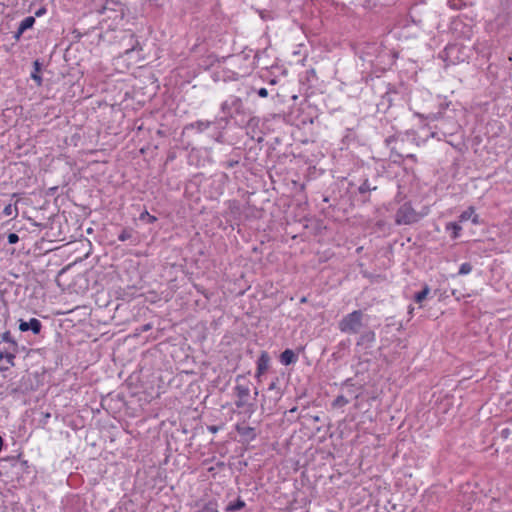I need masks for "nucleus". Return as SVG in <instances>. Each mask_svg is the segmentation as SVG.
Masks as SVG:
<instances>
[{
    "instance_id": "nucleus-40",
    "label": "nucleus",
    "mask_w": 512,
    "mask_h": 512,
    "mask_svg": "<svg viewBox=\"0 0 512 512\" xmlns=\"http://www.w3.org/2000/svg\"><path fill=\"white\" fill-rule=\"evenodd\" d=\"M449 3L451 5V7H453L454 9H458L459 7L455 4H453L452 0H449Z\"/></svg>"
},
{
    "instance_id": "nucleus-37",
    "label": "nucleus",
    "mask_w": 512,
    "mask_h": 512,
    "mask_svg": "<svg viewBox=\"0 0 512 512\" xmlns=\"http://www.w3.org/2000/svg\"><path fill=\"white\" fill-rule=\"evenodd\" d=\"M289 359H290V364L295 362L296 359H297V356L294 354V352L292 350H290V356H289Z\"/></svg>"
},
{
    "instance_id": "nucleus-8",
    "label": "nucleus",
    "mask_w": 512,
    "mask_h": 512,
    "mask_svg": "<svg viewBox=\"0 0 512 512\" xmlns=\"http://www.w3.org/2000/svg\"><path fill=\"white\" fill-rule=\"evenodd\" d=\"M236 431L238 434L247 441H252L256 438V432L253 427H250L244 423L236 425Z\"/></svg>"
},
{
    "instance_id": "nucleus-1",
    "label": "nucleus",
    "mask_w": 512,
    "mask_h": 512,
    "mask_svg": "<svg viewBox=\"0 0 512 512\" xmlns=\"http://www.w3.org/2000/svg\"><path fill=\"white\" fill-rule=\"evenodd\" d=\"M428 214V209L417 212L410 202L403 203L395 214V223L397 225H411L419 222Z\"/></svg>"
},
{
    "instance_id": "nucleus-41",
    "label": "nucleus",
    "mask_w": 512,
    "mask_h": 512,
    "mask_svg": "<svg viewBox=\"0 0 512 512\" xmlns=\"http://www.w3.org/2000/svg\"><path fill=\"white\" fill-rule=\"evenodd\" d=\"M296 411H297V407H292V408H290V409H289V412H290V413H294V412H296Z\"/></svg>"
},
{
    "instance_id": "nucleus-3",
    "label": "nucleus",
    "mask_w": 512,
    "mask_h": 512,
    "mask_svg": "<svg viewBox=\"0 0 512 512\" xmlns=\"http://www.w3.org/2000/svg\"><path fill=\"white\" fill-rule=\"evenodd\" d=\"M221 112L224 114V119L228 121L234 115H243L244 106L240 97L231 95L221 104Z\"/></svg>"
},
{
    "instance_id": "nucleus-39",
    "label": "nucleus",
    "mask_w": 512,
    "mask_h": 512,
    "mask_svg": "<svg viewBox=\"0 0 512 512\" xmlns=\"http://www.w3.org/2000/svg\"><path fill=\"white\" fill-rule=\"evenodd\" d=\"M270 84L274 85V84H277L278 83V80L276 78H272L270 81H269Z\"/></svg>"
},
{
    "instance_id": "nucleus-36",
    "label": "nucleus",
    "mask_w": 512,
    "mask_h": 512,
    "mask_svg": "<svg viewBox=\"0 0 512 512\" xmlns=\"http://www.w3.org/2000/svg\"><path fill=\"white\" fill-rule=\"evenodd\" d=\"M46 12L45 8H40L35 12V16L40 17Z\"/></svg>"
},
{
    "instance_id": "nucleus-23",
    "label": "nucleus",
    "mask_w": 512,
    "mask_h": 512,
    "mask_svg": "<svg viewBox=\"0 0 512 512\" xmlns=\"http://www.w3.org/2000/svg\"><path fill=\"white\" fill-rule=\"evenodd\" d=\"M198 512H219L218 505L215 501H209Z\"/></svg>"
},
{
    "instance_id": "nucleus-17",
    "label": "nucleus",
    "mask_w": 512,
    "mask_h": 512,
    "mask_svg": "<svg viewBox=\"0 0 512 512\" xmlns=\"http://www.w3.org/2000/svg\"><path fill=\"white\" fill-rule=\"evenodd\" d=\"M34 24H35V17L28 16L20 22L18 29H20V31H22V32H25L26 30L32 28L34 26Z\"/></svg>"
},
{
    "instance_id": "nucleus-38",
    "label": "nucleus",
    "mask_w": 512,
    "mask_h": 512,
    "mask_svg": "<svg viewBox=\"0 0 512 512\" xmlns=\"http://www.w3.org/2000/svg\"><path fill=\"white\" fill-rule=\"evenodd\" d=\"M406 157H407L408 159H411V160H413V161H416V155H414V154H408Z\"/></svg>"
},
{
    "instance_id": "nucleus-13",
    "label": "nucleus",
    "mask_w": 512,
    "mask_h": 512,
    "mask_svg": "<svg viewBox=\"0 0 512 512\" xmlns=\"http://www.w3.org/2000/svg\"><path fill=\"white\" fill-rule=\"evenodd\" d=\"M459 219H460L461 222H464V221H467V220L471 219L474 224H478L479 223L478 215L475 214V211H474L473 207H469L468 209L463 211L461 213V215L459 216Z\"/></svg>"
},
{
    "instance_id": "nucleus-47",
    "label": "nucleus",
    "mask_w": 512,
    "mask_h": 512,
    "mask_svg": "<svg viewBox=\"0 0 512 512\" xmlns=\"http://www.w3.org/2000/svg\"><path fill=\"white\" fill-rule=\"evenodd\" d=\"M297 98H298V96H297V95H293V96H292V99H294V100H296Z\"/></svg>"
},
{
    "instance_id": "nucleus-21",
    "label": "nucleus",
    "mask_w": 512,
    "mask_h": 512,
    "mask_svg": "<svg viewBox=\"0 0 512 512\" xmlns=\"http://www.w3.org/2000/svg\"><path fill=\"white\" fill-rule=\"evenodd\" d=\"M133 238H134V232L130 228L123 229L121 231V233L118 235V240L121 242L132 240Z\"/></svg>"
},
{
    "instance_id": "nucleus-15",
    "label": "nucleus",
    "mask_w": 512,
    "mask_h": 512,
    "mask_svg": "<svg viewBox=\"0 0 512 512\" xmlns=\"http://www.w3.org/2000/svg\"><path fill=\"white\" fill-rule=\"evenodd\" d=\"M211 126L210 121H196L191 123L187 128L195 129L198 133H202Z\"/></svg>"
},
{
    "instance_id": "nucleus-18",
    "label": "nucleus",
    "mask_w": 512,
    "mask_h": 512,
    "mask_svg": "<svg viewBox=\"0 0 512 512\" xmlns=\"http://www.w3.org/2000/svg\"><path fill=\"white\" fill-rule=\"evenodd\" d=\"M34 71L31 73V78L38 84H42V77L40 76L41 64L38 60L33 63Z\"/></svg>"
},
{
    "instance_id": "nucleus-14",
    "label": "nucleus",
    "mask_w": 512,
    "mask_h": 512,
    "mask_svg": "<svg viewBox=\"0 0 512 512\" xmlns=\"http://www.w3.org/2000/svg\"><path fill=\"white\" fill-rule=\"evenodd\" d=\"M245 502L240 497H238L235 501L230 502L225 507V512H237L245 507Z\"/></svg>"
},
{
    "instance_id": "nucleus-20",
    "label": "nucleus",
    "mask_w": 512,
    "mask_h": 512,
    "mask_svg": "<svg viewBox=\"0 0 512 512\" xmlns=\"http://www.w3.org/2000/svg\"><path fill=\"white\" fill-rule=\"evenodd\" d=\"M1 341L11 344L13 346L14 352L17 350L18 344L16 340L11 336L10 331H5L4 333H2Z\"/></svg>"
},
{
    "instance_id": "nucleus-43",
    "label": "nucleus",
    "mask_w": 512,
    "mask_h": 512,
    "mask_svg": "<svg viewBox=\"0 0 512 512\" xmlns=\"http://www.w3.org/2000/svg\"><path fill=\"white\" fill-rule=\"evenodd\" d=\"M5 357V352H0V360L4 359Z\"/></svg>"
},
{
    "instance_id": "nucleus-4",
    "label": "nucleus",
    "mask_w": 512,
    "mask_h": 512,
    "mask_svg": "<svg viewBox=\"0 0 512 512\" xmlns=\"http://www.w3.org/2000/svg\"><path fill=\"white\" fill-rule=\"evenodd\" d=\"M288 387V377H285L284 374L281 377H276L268 386L267 392L270 400H273L275 403L278 402L285 390Z\"/></svg>"
},
{
    "instance_id": "nucleus-42",
    "label": "nucleus",
    "mask_w": 512,
    "mask_h": 512,
    "mask_svg": "<svg viewBox=\"0 0 512 512\" xmlns=\"http://www.w3.org/2000/svg\"><path fill=\"white\" fill-rule=\"evenodd\" d=\"M209 430H210V431H212V432H216V431H217V428H216V427H214V426H211V427H209Z\"/></svg>"
},
{
    "instance_id": "nucleus-32",
    "label": "nucleus",
    "mask_w": 512,
    "mask_h": 512,
    "mask_svg": "<svg viewBox=\"0 0 512 512\" xmlns=\"http://www.w3.org/2000/svg\"><path fill=\"white\" fill-rule=\"evenodd\" d=\"M7 239L9 244H16L19 241V236L16 233H9Z\"/></svg>"
},
{
    "instance_id": "nucleus-29",
    "label": "nucleus",
    "mask_w": 512,
    "mask_h": 512,
    "mask_svg": "<svg viewBox=\"0 0 512 512\" xmlns=\"http://www.w3.org/2000/svg\"><path fill=\"white\" fill-rule=\"evenodd\" d=\"M248 400L249 398H237V400L235 401V405L237 408H245L247 406H252L251 404L248 403Z\"/></svg>"
},
{
    "instance_id": "nucleus-35",
    "label": "nucleus",
    "mask_w": 512,
    "mask_h": 512,
    "mask_svg": "<svg viewBox=\"0 0 512 512\" xmlns=\"http://www.w3.org/2000/svg\"><path fill=\"white\" fill-rule=\"evenodd\" d=\"M23 33L24 32L20 31V29H17V31L13 35L14 40L19 41Z\"/></svg>"
},
{
    "instance_id": "nucleus-7",
    "label": "nucleus",
    "mask_w": 512,
    "mask_h": 512,
    "mask_svg": "<svg viewBox=\"0 0 512 512\" xmlns=\"http://www.w3.org/2000/svg\"><path fill=\"white\" fill-rule=\"evenodd\" d=\"M244 380H245L244 376H241V375L237 376V378H236L237 384H236L234 390H235V394H236L237 398L243 399V398H249V396H250L249 386L247 384L241 383V381H244Z\"/></svg>"
},
{
    "instance_id": "nucleus-2",
    "label": "nucleus",
    "mask_w": 512,
    "mask_h": 512,
    "mask_svg": "<svg viewBox=\"0 0 512 512\" xmlns=\"http://www.w3.org/2000/svg\"><path fill=\"white\" fill-rule=\"evenodd\" d=\"M364 313L361 310H354L345 315L338 324L341 332L346 334H357L363 328Z\"/></svg>"
},
{
    "instance_id": "nucleus-19",
    "label": "nucleus",
    "mask_w": 512,
    "mask_h": 512,
    "mask_svg": "<svg viewBox=\"0 0 512 512\" xmlns=\"http://www.w3.org/2000/svg\"><path fill=\"white\" fill-rule=\"evenodd\" d=\"M430 288L428 285H425L421 291L415 294L414 300L416 303L421 304L429 295Z\"/></svg>"
},
{
    "instance_id": "nucleus-28",
    "label": "nucleus",
    "mask_w": 512,
    "mask_h": 512,
    "mask_svg": "<svg viewBox=\"0 0 512 512\" xmlns=\"http://www.w3.org/2000/svg\"><path fill=\"white\" fill-rule=\"evenodd\" d=\"M418 117L420 118H425L426 120H429V121H437L439 120L441 117H442V113L441 112H438V113H430L428 115H423V114H417Z\"/></svg>"
},
{
    "instance_id": "nucleus-27",
    "label": "nucleus",
    "mask_w": 512,
    "mask_h": 512,
    "mask_svg": "<svg viewBox=\"0 0 512 512\" xmlns=\"http://www.w3.org/2000/svg\"><path fill=\"white\" fill-rule=\"evenodd\" d=\"M376 189V187H371L369 181L366 179L358 188L360 194H365L371 190Z\"/></svg>"
},
{
    "instance_id": "nucleus-48",
    "label": "nucleus",
    "mask_w": 512,
    "mask_h": 512,
    "mask_svg": "<svg viewBox=\"0 0 512 512\" xmlns=\"http://www.w3.org/2000/svg\"><path fill=\"white\" fill-rule=\"evenodd\" d=\"M436 136V133L435 132H432L431 133V137H435Z\"/></svg>"
},
{
    "instance_id": "nucleus-30",
    "label": "nucleus",
    "mask_w": 512,
    "mask_h": 512,
    "mask_svg": "<svg viewBox=\"0 0 512 512\" xmlns=\"http://www.w3.org/2000/svg\"><path fill=\"white\" fill-rule=\"evenodd\" d=\"M4 359L9 366H14L15 353L5 352Z\"/></svg>"
},
{
    "instance_id": "nucleus-6",
    "label": "nucleus",
    "mask_w": 512,
    "mask_h": 512,
    "mask_svg": "<svg viewBox=\"0 0 512 512\" xmlns=\"http://www.w3.org/2000/svg\"><path fill=\"white\" fill-rule=\"evenodd\" d=\"M19 330L21 332L31 331L34 335H38L42 330V323L37 318H30L28 321L20 319Z\"/></svg>"
},
{
    "instance_id": "nucleus-11",
    "label": "nucleus",
    "mask_w": 512,
    "mask_h": 512,
    "mask_svg": "<svg viewBox=\"0 0 512 512\" xmlns=\"http://www.w3.org/2000/svg\"><path fill=\"white\" fill-rule=\"evenodd\" d=\"M299 49L296 50V51H293L292 53V56L294 58L293 61L290 60V65L291 64H296V65H304V61L306 60V56H307V51L305 49V46L304 44H299Z\"/></svg>"
},
{
    "instance_id": "nucleus-33",
    "label": "nucleus",
    "mask_w": 512,
    "mask_h": 512,
    "mask_svg": "<svg viewBox=\"0 0 512 512\" xmlns=\"http://www.w3.org/2000/svg\"><path fill=\"white\" fill-rule=\"evenodd\" d=\"M253 91H255L257 93V95L261 98H265L268 96V90L266 88H259L257 90L255 89H252Z\"/></svg>"
},
{
    "instance_id": "nucleus-46",
    "label": "nucleus",
    "mask_w": 512,
    "mask_h": 512,
    "mask_svg": "<svg viewBox=\"0 0 512 512\" xmlns=\"http://www.w3.org/2000/svg\"><path fill=\"white\" fill-rule=\"evenodd\" d=\"M149 328H150V326H149V325H146V326L144 327V329H143V330H144V331H147Z\"/></svg>"
},
{
    "instance_id": "nucleus-26",
    "label": "nucleus",
    "mask_w": 512,
    "mask_h": 512,
    "mask_svg": "<svg viewBox=\"0 0 512 512\" xmlns=\"http://www.w3.org/2000/svg\"><path fill=\"white\" fill-rule=\"evenodd\" d=\"M139 219L141 221H147L148 223H154V222L157 221V218L155 216H153V215H150L147 210L143 211L140 214Z\"/></svg>"
},
{
    "instance_id": "nucleus-34",
    "label": "nucleus",
    "mask_w": 512,
    "mask_h": 512,
    "mask_svg": "<svg viewBox=\"0 0 512 512\" xmlns=\"http://www.w3.org/2000/svg\"><path fill=\"white\" fill-rule=\"evenodd\" d=\"M238 164V161L237 160H229V161H226L223 163V166L225 168H233L234 166H236Z\"/></svg>"
},
{
    "instance_id": "nucleus-9",
    "label": "nucleus",
    "mask_w": 512,
    "mask_h": 512,
    "mask_svg": "<svg viewBox=\"0 0 512 512\" xmlns=\"http://www.w3.org/2000/svg\"><path fill=\"white\" fill-rule=\"evenodd\" d=\"M19 194L18 193H13L11 195L12 198H15L16 201L14 204H8L4 207L3 209V215L4 216H12V218H16L19 214V210H18V207H17V203L19 202Z\"/></svg>"
},
{
    "instance_id": "nucleus-22",
    "label": "nucleus",
    "mask_w": 512,
    "mask_h": 512,
    "mask_svg": "<svg viewBox=\"0 0 512 512\" xmlns=\"http://www.w3.org/2000/svg\"><path fill=\"white\" fill-rule=\"evenodd\" d=\"M349 402H350V400H349L346 396H344V395H339V396H337V397L334 399V401H333V403H332V406H333L334 408H342V407H344L345 405H347Z\"/></svg>"
},
{
    "instance_id": "nucleus-24",
    "label": "nucleus",
    "mask_w": 512,
    "mask_h": 512,
    "mask_svg": "<svg viewBox=\"0 0 512 512\" xmlns=\"http://www.w3.org/2000/svg\"><path fill=\"white\" fill-rule=\"evenodd\" d=\"M472 270H473V266L470 263L465 262L460 265L457 275L465 276V275L470 274L472 272Z\"/></svg>"
},
{
    "instance_id": "nucleus-31",
    "label": "nucleus",
    "mask_w": 512,
    "mask_h": 512,
    "mask_svg": "<svg viewBox=\"0 0 512 512\" xmlns=\"http://www.w3.org/2000/svg\"><path fill=\"white\" fill-rule=\"evenodd\" d=\"M280 362L283 365L288 366V348L282 351V353L280 354Z\"/></svg>"
},
{
    "instance_id": "nucleus-16",
    "label": "nucleus",
    "mask_w": 512,
    "mask_h": 512,
    "mask_svg": "<svg viewBox=\"0 0 512 512\" xmlns=\"http://www.w3.org/2000/svg\"><path fill=\"white\" fill-rule=\"evenodd\" d=\"M446 230L451 231V237L453 239H457L460 236L462 227L455 222H450V223H447Z\"/></svg>"
},
{
    "instance_id": "nucleus-25",
    "label": "nucleus",
    "mask_w": 512,
    "mask_h": 512,
    "mask_svg": "<svg viewBox=\"0 0 512 512\" xmlns=\"http://www.w3.org/2000/svg\"><path fill=\"white\" fill-rule=\"evenodd\" d=\"M350 379H347L344 383H343V387L347 389V394L350 395L351 397H354V398H358L359 397V394L355 393L354 391V385L350 383Z\"/></svg>"
},
{
    "instance_id": "nucleus-5",
    "label": "nucleus",
    "mask_w": 512,
    "mask_h": 512,
    "mask_svg": "<svg viewBox=\"0 0 512 512\" xmlns=\"http://www.w3.org/2000/svg\"><path fill=\"white\" fill-rule=\"evenodd\" d=\"M359 333L360 336L356 342V346L364 350L372 348L376 341L375 332L371 329H365L361 330Z\"/></svg>"
},
{
    "instance_id": "nucleus-12",
    "label": "nucleus",
    "mask_w": 512,
    "mask_h": 512,
    "mask_svg": "<svg viewBox=\"0 0 512 512\" xmlns=\"http://www.w3.org/2000/svg\"><path fill=\"white\" fill-rule=\"evenodd\" d=\"M270 357L267 352H262L257 361V373L261 374L268 369Z\"/></svg>"
},
{
    "instance_id": "nucleus-44",
    "label": "nucleus",
    "mask_w": 512,
    "mask_h": 512,
    "mask_svg": "<svg viewBox=\"0 0 512 512\" xmlns=\"http://www.w3.org/2000/svg\"><path fill=\"white\" fill-rule=\"evenodd\" d=\"M2 446H3V439H2V437L0 436V451L2 450Z\"/></svg>"
},
{
    "instance_id": "nucleus-10",
    "label": "nucleus",
    "mask_w": 512,
    "mask_h": 512,
    "mask_svg": "<svg viewBox=\"0 0 512 512\" xmlns=\"http://www.w3.org/2000/svg\"><path fill=\"white\" fill-rule=\"evenodd\" d=\"M379 50V47L375 43H367L362 50L360 56L364 61L372 62V56L375 55Z\"/></svg>"
},
{
    "instance_id": "nucleus-45",
    "label": "nucleus",
    "mask_w": 512,
    "mask_h": 512,
    "mask_svg": "<svg viewBox=\"0 0 512 512\" xmlns=\"http://www.w3.org/2000/svg\"><path fill=\"white\" fill-rule=\"evenodd\" d=\"M8 368H9V366H7V367H0V370H1V371H5V370H7Z\"/></svg>"
}]
</instances>
